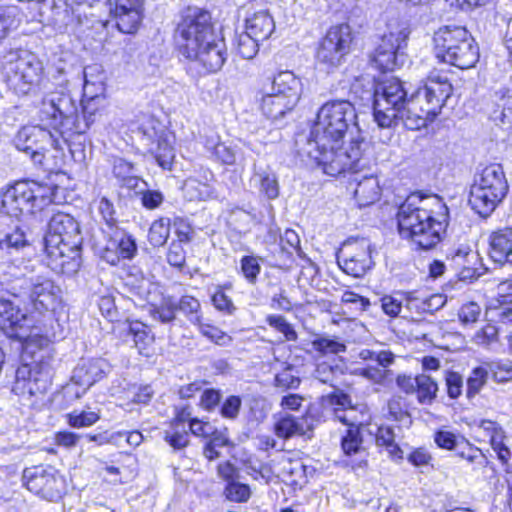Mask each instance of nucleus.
<instances>
[{"mask_svg": "<svg viewBox=\"0 0 512 512\" xmlns=\"http://www.w3.org/2000/svg\"><path fill=\"white\" fill-rule=\"evenodd\" d=\"M473 343L483 347H489L498 341V329L492 324H487L474 334Z\"/></svg>", "mask_w": 512, "mask_h": 512, "instance_id": "nucleus-57", "label": "nucleus"}, {"mask_svg": "<svg viewBox=\"0 0 512 512\" xmlns=\"http://www.w3.org/2000/svg\"><path fill=\"white\" fill-rule=\"evenodd\" d=\"M109 238L101 249V258L111 265H117L121 259H131L136 253L135 241L122 230L115 228L108 232Z\"/></svg>", "mask_w": 512, "mask_h": 512, "instance_id": "nucleus-18", "label": "nucleus"}, {"mask_svg": "<svg viewBox=\"0 0 512 512\" xmlns=\"http://www.w3.org/2000/svg\"><path fill=\"white\" fill-rule=\"evenodd\" d=\"M81 244L78 221L68 213H54L44 237L47 265L56 273H75L80 267Z\"/></svg>", "mask_w": 512, "mask_h": 512, "instance_id": "nucleus-3", "label": "nucleus"}, {"mask_svg": "<svg viewBox=\"0 0 512 512\" xmlns=\"http://www.w3.org/2000/svg\"><path fill=\"white\" fill-rule=\"evenodd\" d=\"M314 349L322 354H339L345 352V344L331 338L321 337L312 342Z\"/></svg>", "mask_w": 512, "mask_h": 512, "instance_id": "nucleus-56", "label": "nucleus"}, {"mask_svg": "<svg viewBox=\"0 0 512 512\" xmlns=\"http://www.w3.org/2000/svg\"><path fill=\"white\" fill-rule=\"evenodd\" d=\"M105 74L99 64H92L84 68V91L90 94L93 100L95 96L104 91Z\"/></svg>", "mask_w": 512, "mask_h": 512, "instance_id": "nucleus-32", "label": "nucleus"}, {"mask_svg": "<svg viewBox=\"0 0 512 512\" xmlns=\"http://www.w3.org/2000/svg\"><path fill=\"white\" fill-rule=\"evenodd\" d=\"M178 311L177 302L171 297L164 298L159 305H153L150 310V316L163 324H168L176 319Z\"/></svg>", "mask_w": 512, "mask_h": 512, "instance_id": "nucleus-36", "label": "nucleus"}, {"mask_svg": "<svg viewBox=\"0 0 512 512\" xmlns=\"http://www.w3.org/2000/svg\"><path fill=\"white\" fill-rule=\"evenodd\" d=\"M30 191L25 181L16 182L2 196V212L18 218L22 214L34 213Z\"/></svg>", "mask_w": 512, "mask_h": 512, "instance_id": "nucleus-19", "label": "nucleus"}, {"mask_svg": "<svg viewBox=\"0 0 512 512\" xmlns=\"http://www.w3.org/2000/svg\"><path fill=\"white\" fill-rule=\"evenodd\" d=\"M447 258L450 259L454 268L465 265V262H477L478 256L474 253L468 245H461L458 248H452L447 253Z\"/></svg>", "mask_w": 512, "mask_h": 512, "instance_id": "nucleus-50", "label": "nucleus"}, {"mask_svg": "<svg viewBox=\"0 0 512 512\" xmlns=\"http://www.w3.org/2000/svg\"><path fill=\"white\" fill-rule=\"evenodd\" d=\"M343 255L344 258L342 262L339 261V265L345 273L353 277L363 276L366 271L372 267L371 264L363 262L358 258H354L348 254Z\"/></svg>", "mask_w": 512, "mask_h": 512, "instance_id": "nucleus-51", "label": "nucleus"}, {"mask_svg": "<svg viewBox=\"0 0 512 512\" xmlns=\"http://www.w3.org/2000/svg\"><path fill=\"white\" fill-rule=\"evenodd\" d=\"M227 499L234 502H246L251 496L250 487L237 481H230L225 488Z\"/></svg>", "mask_w": 512, "mask_h": 512, "instance_id": "nucleus-54", "label": "nucleus"}, {"mask_svg": "<svg viewBox=\"0 0 512 512\" xmlns=\"http://www.w3.org/2000/svg\"><path fill=\"white\" fill-rule=\"evenodd\" d=\"M177 306L178 310L183 312L193 325L200 323V320H202L201 304L196 298L184 295L177 302Z\"/></svg>", "mask_w": 512, "mask_h": 512, "instance_id": "nucleus-44", "label": "nucleus"}, {"mask_svg": "<svg viewBox=\"0 0 512 512\" xmlns=\"http://www.w3.org/2000/svg\"><path fill=\"white\" fill-rule=\"evenodd\" d=\"M490 256L495 262L512 265V226L490 235Z\"/></svg>", "mask_w": 512, "mask_h": 512, "instance_id": "nucleus-25", "label": "nucleus"}, {"mask_svg": "<svg viewBox=\"0 0 512 512\" xmlns=\"http://www.w3.org/2000/svg\"><path fill=\"white\" fill-rule=\"evenodd\" d=\"M376 443L378 446H384L387 448L388 453L394 459H402L403 451L395 443V435L390 427H380L376 434Z\"/></svg>", "mask_w": 512, "mask_h": 512, "instance_id": "nucleus-43", "label": "nucleus"}, {"mask_svg": "<svg viewBox=\"0 0 512 512\" xmlns=\"http://www.w3.org/2000/svg\"><path fill=\"white\" fill-rule=\"evenodd\" d=\"M338 371V366H334L326 361H323L317 364L314 377L324 384L333 385Z\"/></svg>", "mask_w": 512, "mask_h": 512, "instance_id": "nucleus-61", "label": "nucleus"}, {"mask_svg": "<svg viewBox=\"0 0 512 512\" xmlns=\"http://www.w3.org/2000/svg\"><path fill=\"white\" fill-rule=\"evenodd\" d=\"M169 234L170 220L161 218L152 223L149 229L148 239L153 246L160 247L166 243Z\"/></svg>", "mask_w": 512, "mask_h": 512, "instance_id": "nucleus-46", "label": "nucleus"}, {"mask_svg": "<svg viewBox=\"0 0 512 512\" xmlns=\"http://www.w3.org/2000/svg\"><path fill=\"white\" fill-rule=\"evenodd\" d=\"M77 12L79 14V20L81 23V16H84L86 25L96 31V33L102 32L108 21L102 19V15L107 12V0H76Z\"/></svg>", "mask_w": 512, "mask_h": 512, "instance_id": "nucleus-22", "label": "nucleus"}, {"mask_svg": "<svg viewBox=\"0 0 512 512\" xmlns=\"http://www.w3.org/2000/svg\"><path fill=\"white\" fill-rule=\"evenodd\" d=\"M481 314V307L475 302L463 304L458 312L459 320L462 324L468 325L475 323Z\"/></svg>", "mask_w": 512, "mask_h": 512, "instance_id": "nucleus-62", "label": "nucleus"}, {"mask_svg": "<svg viewBox=\"0 0 512 512\" xmlns=\"http://www.w3.org/2000/svg\"><path fill=\"white\" fill-rule=\"evenodd\" d=\"M313 418L309 415L294 417L290 414L281 417L275 424L276 435L281 438L303 436L313 430Z\"/></svg>", "mask_w": 512, "mask_h": 512, "instance_id": "nucleus-24", "label": "nucleus"}, {"mask_svg": "<svg viewBox=\"0 0 512 512\" xmlns=\"http://www.w3.org/2000/svg\"><path fill=\"white\" fill-rule=\"evenodd\" d=\"M214 36L210 15L198 12L184 17L177 27L175 39L181 54L190 59Z\"/></svg>", "mask_w": 512, "mask_h": 512, "instance_id": "nucleus-9", "label": "nucleus"}, {"mask_svg": "<svg viewBox=\"0 0 512 512\" xmlns=\"http://www.w3.org/2000/svg\"><path fill=\"white\" fill-rule=\"evenodd\" d=\"M417 399L421 404H431L437 396L438 384L429 375L422 373L416 376Z\"/></svg>", "mask_w": 512, "mask_h": 512, "instance_id": "nucleus-35", "label": "nucleus"}, {"mask_svg": "<svg viewBox=\"0 0 512 512\" xmlns=\"http://www.w3.org/2000/svg\"><path fill=\"white\" fill-rule=\"evenodd\" d=\"M204 178L206 182H202L195 177H190L184 182L183 191L189 200H207L214 196V188L209 183L213 179V174L208 171Z\"/></svg>", "mask_w": 512, "mask_h": 512, "instance_id": "nucleus-29", "label": "nucleus"}, {"mask_svg": "<svg viewBox=\"0 0 512 512\" xmlns=\"http://www.w3.org/2000/svg\"><path fill=\"white\" fill-rule=\"evenodd\" d=\"M301 86V80L294 73L281 71L266 88L297 105L301 96Z\"/></svg>", "mask_w": 512, "mask_h": 512, "instance_id": "nucleus-23", "label": "nucleus"}, {"mask_svg": "<svg viewBox=\"0 0 512 512\" xmlns=\"http://www.w3.org/2000/svg\"><path fill=\"white\" fill-rule=\"evenodd\" d=\"M388 413L395 421H403L409 417L406 400L401 395L392 396L388 403Z\"/></svg>", "mask_w": 512, "mask_h": 512, "instance_id": "nucleus-55", "label": "nucleus"}, {"mask_svg": "<svg viewBox=\"0 0 512 512\" xmlns=\"http://www.w3.org/2000/svg\"><path fill=\"white\" fill-rule=\"evenodd\" d=\"M488 370L484 367L474 368L467 378L466 396L468 399L474 398L487 383Z\"/></svg>", "mask_w": 512, "mask_h": 512, "instance_id": "nucleus-45", "label": "nucleus"}, {"mask_svg": "<svg viewBox=\"0 0 512 512\" xmlns=\"http://www.w3.org/2000/svg\"><path fill=\"white\" fill-rule=\"evenodd\" d=\"M268 324L282 333L287 341H295L297 333L283 316L270 315L267 317Z\"/></svg>", "mask_w": 512, "mask_h": 512, "instance_id": "nucleus-58", "label": "nucleus"}, {"mask_svg": "<svg viewBox=\"0 0 512 512\" xmlns=\"http://www.w3.org/2000/svg\"><path fill=\"white\" fill-rule=\"evenodd\" d=\"M300 384V378L293 374V368L287 366L275 376V386L283 390L295 389Z\"/></svg>", "mask_w": 512, "mask_h": 512, "instance_id": "nucleus-60", "label": "nucleus"}, {"mask_svg": "<svg viewBox=\"0 0 512 512\" xmlns=\"http://www.w3.org/2000/svg\"><path fill=\"white\" fill-rule=\"evenodd\" d=\"M27 246H29V241L25 233L19 228L5 234L0 239V249L8 254L18 252Z\"/></svg>", "mask_w": 512, "mask_h": 512, "instance_id": "nucleus-38", "label": "nucleus"}, {"mask_svg": "<svg viewBox=\"0 0 512 512\" xmlns=\"http://www.w3.org/2000/svg\"><path fill=\"white\" fill-rule=\"evenodd\" d=\"M358 357L364 361H376L379 366L386 368L393 364L394 362V354L391 351L386 350H371V349H362Z\"/></svg>", "mask_w": 512, "mask_h": 512, "instance_id": "nucleus-52", "label": "nucleus"}, {"mask_svg": "<svg viewBox=\"0 0 512 512\" xmlns=\"http://www.w3.org/2000/svg\"><path fill=\"white\" fill-rule=\"evenodd\" d=\"M404 84L398 78H389L378 83L374 90L373 114L379 127L389 128L401 121L407 127L412 96L408 98Z\"/></svg>", "mask_w": 512, "mask_h": 512, "instance_id": "nucleus-4", "label": "nucleus"}, {"mask_svg": "<svg viewBox=\"0 0 512 512\" xmlns=\"http://www.w3.org/2000/svg\"><path fill=\"white\" fill-rule=\"evenodd\" d=\"M129 333L134 337V343L141 354L147 355L146 349L153 343L154 337L148 327L139 321L129 323Z\"/></svg>", "mask_w": 512, "mask_h": 512, "instance_id": "nucleus-37", "label": "nucleus"}, {"mask_svg": "<svg viewBox=\"0 0 512 512\" xmlns=\"http://www.w3.org/2000/svg\"><path fill=\"white\" fill-rule=\"evenodd\" d=\"M498 305H491L487 314L492 320L501 323H512V294L503 295L502 300H498Z\"/></svg>", "mask_w": 512, "mask_h": 512, "instance_id": "nucleus-40", "label": "nucleus"}, {"mask_svg": "<svg viewBox=\"0 0 512 512\" xmlns=\"http://www.w3.org/2000/svg\"><path fill=\"white\" fill-rule=\"evenodd\" d=\"M211 300L215 309L226 315H233L237 310L232 299L222 289H218Z\"/></svg>", "mask_w": 512, "mask_h": 512, "instance_id": "nucleus-59", "label": "nucleus"}, {"mask_svg": "<svg viewBox=\"0 0 512 512\" xmlns=\"http://www.w3.org/2000/svg\"><path fill=\"white\" fill-rule=\"evenodd\" d=\"M175 135L163 130L157 135L155 147H150V152L156 162L163 169L170 170L175 159Z\"/></svg>", "mask_w": 512, "mask_h": 512, "instance_id": "nucleus-27", "label": "nucleus"}, {"mask_svg": "<svg viewBox=\"0 0 512 512\" xmlns=\"http://www.w3.org/2000/svg\"><path fill=\"white\" fill-rule=\"evenodd\" d=\"M4 70L8 85L17 94L34 93L43 84V66L34 56L21 57L9 62Z\"/></svg>", "mask_w": 512, "mask_h": 512, "instance_id": "nucleus-11", "label": "nucleus"}, {"mask_svg": "<svg viewBox=\"0 0 512 512\" xmlns=\"http://www.w3.org/2000/svg\"><path fill=\"white\" fill-rule=\"evenodd\" d=\"M364 158L368 160L365 156ZM367 163H369V161H367ZM367 166L368 164H366L363 169L358 171L350 170L349 172L358 174ZM346 172L347 171L344 173ZM353 181L356 183V187L354 188V198L359 207L370 206L380 199L382 189L377 176L373 174L364 176L356 175Z\"/></svg>", "mask_w": 512, "mask_h": 512, "instance_id": "nucleus-20", "label": "nucleus"}, {"mask_svg": "<svg viewBox=\"0 0 512 512\" xmlns=\"http://www.w3.org/2000/svg\"><path fill=\"white\" fill-rule=\"evenodd\" d=\"M227 58L226 47L223 39L216 35L212 40L205 42L200 48L196 56H192L190 60L199 62L207 72H217L224 65Z\"/></svg>", "mask_w": 512, "mask_h": 512, "instance_id": "nucleus-21", "label": "nucleus"}, {"mask_svg": "<svg viewBox=\"0 0 512 512\" xmlns=\"http://www.w3.org/2000/svg\"><path fill=\"white\" fill-rule=\"evenodd\" d=\"M354 375L361 376L375 384H381L386 378V371L376 367V366H367V367H358L353 371Z\"/></svg>", "mask_w": 512, "mask_h": 512, "instance_id": "nucleus-64", "label": "nucleus"}, {"mask_svg": "<svg viewBox=\"0 0 512 512\" xmlns=\"http://www.w3.org/2000/svg\"><path fill=\"white\" fill-rule=\"evenodd\" d=\"M210 437L203 448V455L209 461H213L221 456L220 449L230 446L231 442L223 432L215 431Z\"/></svg>", "mask_w": 512, "mask_h": 512, "instance_id": "nucleus-41", "label": "nucleus"}, {"mask_svg": "<svg viewBox=\"0 0 512 512\" xmlns=\"http://www.w3.org/2000/svg\"><path fill=\"white\" fill-rule=\"evenodd\" d=\"M352 42L351 29L346 24L331 27L317 50V59L328 67L340 64Z\"/></svg>", "mask_w": 512, "mask_h": 512, "instance_id": "nucleus-13", "label": "nucleus"}, {"mask_svg": "<svg viewBox=\"0 0 512 512\" xmlns=\"http://www.w3.org/2000/svg\"><path fill=\"white\" fill-rule=\"evenodd\" d=\"M22 481L29 491L48 501L59 500L66 491L65 478L51 466L24 469Z\"/></svg>", "mask_w": 512, "mask_h": 512, "instance_id": "nucleus-10", "label": "nucleus"}, {"mask_svg": "<svg viewBox=\"0 0 512 512\" xmlns=\"http://www.w3.org/2000/svg\"><path fill=\"white\" fill-rule=\"evenodd\" d=\"M50 386L49 375L28 365H22L16 370L12 392L26 399L43 395Z\"/></svg>", "mask_w": 512, "mask_h": 512, "instance_id": "nucleus-17", "label": "nucleus"}, {"mask_svg": "<svg viewBox=\"0 0 512 512\" xmlns=\"http://www.w3.org/2000/svg\"><path fill=\"white\" fill-rule=\"evenodd\" d=\"M105 362L101 359L83 360L73 371L72 384L64 388L66 395L81 398L86 391L105 376Z\"/></svg>", "mask_w": 512, "mask_h": 512, "instance_id": "nucleus-16", "label": "nucleus"}, {"mask_svg": "<svg viewBox=\"0 0 512 512\" xmlns=\"http://www.w3.org/2000/svg\"><path fill=\"white\" fill-rule=\"evenodd\" d=\"M115 19L116 26L122 33H134L142 20V8L134 9L128 8L124 11H112Z\"/></svg>", "mask_w": 512, "mask_h": 512, "instance_id": "nucleus-34", "label": "nucleus"}, {"mask_svg": "<svg viewBox=\"0 0 512 512\" xmlns=\"http://www.w3.org/2000/svg\"><path fill=\"white\" fill-rule=\"evenodd\" d=\"M58 140L47 129L40 126H25L17 133L15 146L30 155L35 164L41 165L48 148H59Z\"/></svg>", "mask_w": 512, "mask_h": 512, "instance_id": "nucleus-14", "label": "nucleus"}, {"mask_svg": "<svg viewBox=\"0 0 512 512\" xmlns=\"http://www.w3.org/2000/svg\"><path fill=\"white\" fill-rule=\"evenodd\" d=\"M355 119L356 112L351 102H326L317 113L307 141L299 149L300 155L322 167L324 173L331 176L363 169L367 164L364 151L368 143L357 136L347 146H341L350 124H355Z\"/></svg>", "mask_w": 512, "mask_h": 512, "instance_id": "nucleus-1", "label": "nucleus"}, {"mask_svg": "<svg viewBox=\"0 0 512 512\" xmlns=\"http://www.w3.org/2000/svg\"><path fill=\"white\" fill-rule=\"evenodd\" d=\"M185 411H182L172 423L171 429L165 431V441L175 450H180L189 444V434L184 426Z\"/></svg>", "mask_w": 512, "mask_h": 512, "instance_id": "nucleus-33", "label": "nucleus"}, {"mask_svg": "<svg viewBox=\"0 0 512 512\" xmlns=\"http://www.w3.org/2000/svg\"><path fill=\"white\" fill-rule=\"evenodd\" d=\"M261 267L254 256H244L241 259V271L244 277L250 282L255 283Z\"/></svg>", "mask_w": 512, "mask_h": 512, "instance_id": "nucleus-63", "label": "nucleus"}, {"mask_svg": "<svg viewBox=\"0 0 512 512\" xmlns=\"http://www.w3.org/2000/svg\"><path fill=\"white\" fill-rule=\"evenodd\" d=\"M409 33L406 27H401L384 34L371 58L373 65L381 71H392L402 66L406 60L403 49Z\"/></svg>", "mask_w": 512, "mask_h": 512, "instance_id": "nucleus-12", "label": "nucleus"}, {"mask_svg": "<svg viewBox=\"0 0 512 512\" xmlns=\"http://www.w3.org/2000/svg\"><path fill=\"white\" fill-rule=\"evenodd\" d=\"M195 326L198 327L199 332L209 339L210 341L214 342L217 345H228L231 343L232 338L231 336L227 335L224 331H222L220 328L203 322V319L200 320V323H197Z\"/></svg>", "mask_w": 512, "mask_h": 512, "instance_id": "nucleus-49", "label": "nucleus"}, {"mask_svg": "<svg viewBox=\"0 0 512 512\" xmlns=\"http://www.w3.org/2000/svg\"><path fill=\"white\" fill-rule=\"evenodd\" d=\"M275 29L273 18L267 12L255 13L246 20V33L258 41L267 40Z\"/></svg>", "mask_w": 512, "mask_h": 512, "instance_id": "nucleus-28", "label": "nucleus"}, {"mask_svg": "<svg viewBox=\"0 0 512 512\" xmlns=\"http://www.w3.org/2000/svg\"><path fill=\"white\" fill-rule=\"evenodd\" d=\"M447 216L448 209L438 197L412 194L399 207V232L419 248L429 250L440 242Z\"/></svg>", "mask_w": 512, "mask_h": 512, "instance_id": "nucleus-2", "label": "nucleus"}, {"mask_svg": "<svg viewBox=\"0 0 512 512\" xmlns=\"http://www.w3.org/2000/svg\"><path fill=\"white\" fill-rule=\"evenodd\" d=\"M66 417L68 424L74 428L90 427L100 419L99 411L86 410H74Z\"/></svg>", "mask_w": 512, "mask_h": 512, "instance_id": "nucleus-47", "label": "nucleus"}, {"mask_svg": "<svg viewBox=\"0 0 512 512\" xmlns=\"http://www.w3.org/2000/svg\"><path fill=\"white\" fill-rule=\"evenodd\" d=\"M481 428L489 436L492 448L497 452L498 457L502 461H506L510 457V450L504 444L505 434L502 427L496 422L484 420Z\"/></svg>", "mask_w": 512, "mask_h": 512, "instance_id": "nucleus-31", "label": "nucleus"}, {"mask_svg": "<svg viewBox=\"0 0 512 512\" xmlns=\"http://www.w3.org/2000/svg\"><path fill=\"white\" fill-rule=\"evenodd\" d=\"M343 254H348L354 258H358L363 262L373 265L371 256V245L366 239L349 240L345 246Z\"/></svg>", "mask_w": 512, "mask_h": 512, "instance_id": "nucleus-42", "label": "nucleus"}, {"mask_svg": "<svg viewBox=\"0 0 512 512\" xmlns=\"http://www.w3.org/2000/svg\"><path fill=\"white\" fill-rule=\"evenodd\" d=\"M259 42L244 32L238 36L237 51L244 59H252L258 52Z\"/></svg>", "mask_w": 512, "mask_h": 512, "instance_id": "nucleus-53", "label": "nucleus"}, {"mask_svg": "<svg viewBox=\"0 0 512 512\" xmlns=\"http://www.w3.org/2000/svg\"><path fill=\"white\" fill-rule=\"evenodd\" d=\"M452 91L447 76L432 72L424 88L412 95L409 112L414 114V117L408 119L407 128L418 130L426 126L428 121H432L438 115Z\"/></svg>", "mask_w": 512, "mask_h": 512, "instance_id": "nucleus-7", "label": "nucleus"}, {"mask_svg": "<svg viewBox=\"0 0 512 512\" xmlns=\"http://www.w3.org/2000/svg\"><path fill=\"white\" fill-rule=\"evenodd\" d=\"M30 191V199L33 202L34 212L42 210L47 205L56 202V193L58 188L56 186L41 184L35 181H25Z\"/></svg>", "mask_w": 512, "mask_h": 512, "instance_id": "nucleus-30", "label": "nucleus"}, {"mask_svg": "<svg viewBox=\"0 0 512 512\" xmlns=\"http://www.w3.org/2000/svg\"><path fill=\"white\" fill-rule=\"evenodd\" d=\"M29 300L39 314L55 313L62 304V291L51 279L37 276L29 282Z\"/></svg>", "mask_w": 512, "mask_h": 512, "instance_id": "nucleus-15", "label": "nucleus"}, {"mask_svg": "<svg viewBox=\"0 0 512 512\" xmlns=\"http://www.w3.org/2000/svg\"><path fill=\"white\" fill-rule=\"evenodd\" d=\"M42 113L54 121V126L70 125V130L83 134L94 121L90 104L83 107L82 117L78 115L76 102L62 87L60 91H48L42 101Z\"/></svg>", "mask_w": 512, "mask_h": 512, "instance_id": "nucleus-8", "label": "nucleus"}, {"mask_svg": "<svg viewBox=\"0 0 512 512\" xmlns=\"http://www.w3.org/2000/svg\"><path fill=\"white\" fill-rule=\"evenodd\" d=\"M435 57L460 69H469L479 60V49L471 34L463 27H443L435 32Z\"/></svg>", "mask_w": 512, "mask_h": 512, "instance_id": "nucleus-5", "label": "nucleus"}, {"mask_svg": "<svg viewBox=\"0 0 512 512\" xmlns=\"http://www.w3.org/2000/svg\"><path fill=\"white\" fill-rule=\"evenodd\" d=\"M254 180L259 184L260 192L268 199H275L279 195V184L274 173L269 171L257 172Z\"/></svg>", "mask_w": 512, "mask_h": 512, "instance_id": "nucleus-39", "label": "nucleus"}, {"mask_svg": "<svg viewBox=\"0 0 512 512\" xmlns=\"http://www.w3.org/2000/svg\"><path fill=\"white\" fill-rule=\"evenodd\" d=\"M509 184L502 165L492 163L475 176L470 188L469 205L481 217H488L504 200Z\"/></svg>", "mask_w": 512, "mask_h": 512, "instance_id": "nucleus-6", "label": "nucleus"}, {"mask_svg": "<svg viewBox=\"0 0 512 512\" xmlns=\"http://www.w3.org/2000/svg\"><path fill=\"white\" fill-rule=\"evenodd\" d=\"M362 442L361 426H352L342 438L341 446L346 455H352L361 450Z\"/></svg>", "mask_w": 512, "mask_h": 512, "instance_id": "nucleus-48", "label": "nucleus"}, {"mask_svg": "<svg viewBox=\"0 0 512 512\" xmlns=\"http://www.w3.org/2000/svg\"><path fill=\"white\" fill-rule=\"evenodd\" d=\"M263 96L260 103V109L263 115L272 121L282 118L286 113L292 111L296 104L279 95L271 92L266 86L263 87Z\"/></svg>", "mask_w": 512, "mask_h": 512, "instance_id": "nucleus-26", "label": "nucleus"}]
</instances>
